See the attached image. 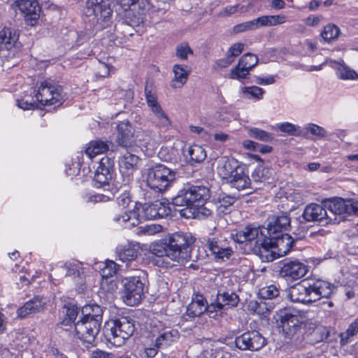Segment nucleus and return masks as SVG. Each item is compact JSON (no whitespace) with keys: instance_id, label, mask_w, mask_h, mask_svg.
I'll return each mask as SVG.
<instances>
[{"instance_id":"1","label":"nucleus","mask_w":358,"mask_h":358,"mask_svg":"<svg viewBox=\"0 0 358 358\" xmlns=\"http://www.w3.org/2000/svg\"><path fill=\"white\" fill-rule=\"evenodd\" d=\"M289 227L290 219L287 215H273L269 217L266 228L247 226L234 230L231 238L244 244L245 249L258 255L262 261L272 262L290 250L292 238L287 234H282Z\"/></svg>"},{"instance_id":"2","label":"nucleus","mask_w":358,"mask_h":358,"mask_svg":"<svg viewBox=\"0 0 358 358\" xmlns=\"http://www.w3.org/2000/svg\"><path fill=\"white\" fill-rule=\"evenodd\" d=\"M194 238L190 234L178 232L169 235L163 243H153L150 254L156 256L155 264L159 267L171 268L189 261V246Z\"/></svg>"},{"instance_id":"3","label":"nucleus","mask_w":358,"mask_h":358,"mask_svg":"<svg viewBox=\"0 0 358 358\" xmlns=\"http://www.w3.org/2000/svg\"><path fill=\"white\" fill-rule=\"evenodd\" d=\"M326 210L320 204L310 203L303 211V217L307 222H322L329 220L338 223L345 216L358 215V201L336 198L330 200L324 205Z\"/></svg>"},{"instance_id":"4","label":"nucleus","mask_w":358,"mask_h":358,"mask_svg":"<svg viewBox=\"0 0 358 358\" xmlns=\"http://www.w3.org/2000/svg\"><path fill=\"white\" fill-rule=\"evenodd\" d=\"M83 316L73 324L71 337L78 338L88 348L92 345L98 335L102 322L103 310L98 305L85 307Z\"/></svg>"},{"instance_id":"5","label":"nucleus","mask_w":358,"mask_h":358,"mask_svg":"<svg viewBox=\"0 0 358 358\" xmlns=\"http://www.w3.org/2000/svg\"><path fill=\"white\" fill-rule=\"evenodd\" d=\"M29 97L23 98L17 101L18 107L24 110L42 109L43 106H53L54 109L59 106L64 102L62 88L59 85L52 84L50 80L41 83L36 94L38 103L29 101Z\"/></svg>"},{"instance_id":"6","label":"nucleus","mask_w":358,"mask_h":358,"mask_svg":"<svg viewBox=\"0 0 358 358\" xmlns=\"http://www.w3.org/2000/svg\"><path fill=\"white\" fill-rule=\"evenodd\" d=\"M132 127L129 122H121L117 125L119 144L126 148V152L122 154L119 159L120 172L123 181L127 184L133 182L134 172V155L133 145L134 140L131 134Z\"/></svg>"},{"instance_id":"7","label":"nucleus","mask_w":358,"mask_h":358,"mask_svg":"<svg viewBox=\"0 0 358 358\" xmlns=\"http://www.w3.org/2000/svg\"><path fill=\"white\" fill-rule=\"evenodd\" d=\"M83 12L88 22L96 30L105 29L112 22L113 9L104 0H87Z\"/></svg>"},{"instance_id":"8","label":"nucleus","mask_w":358,"mask_h":358,"mask_svg":"<svg viewBox=\"0 0 358 358\" xmlns=\"http://www.w3.org/2000/svg\"><path fill=\"white\" fill-rule=\"evenodd\" d=\"M106 339L115 346H121L134 333V321L127 317L107 321L103 329Z\"/></svg>"},{"instance_id":"9","label":"nucleus","mask_w":358,"mask_h":358,"mask_svg":"<svg viewBox=\"0 0 358 358\" xmlns=\"http://www.w3.org/2000/svg\"><path fill=\"white\" fill-rule=\"evenodd\" d=\"M209 198L210 190L208 187L203 185L189 186L180 190L173 199V205L185 207L182 210H189L206 202Z\"/></svg>"},{"instance_id":"10","label":"nucleus","mask_w":358,"mask_h":358,"mask_svg":"<svg viewBox=\"0 0 358 358\" xmlns=\"http://www.w3.org/2000/svg\"><path fill=\"white\" fill-rule=\"evenodd\" d=\"M145 174L148 185L157 192L166 190L176 178L175 172L163 164L148 169Z\"/></svg>"},{"instance_id":"11","label":"nucleus","mask_w":358,"mask_h":358,"mask_svg":"<svg viewBox=\"0 0 358 358\" xmlns=\"http://www.w3.org/2000/svg\"><path fill=\"white\" fill-rule=\"evenodd\" d=\"M276 314L277 321L280 322L285 336L290 339L297 340L304 324L303 317L287 309L280 310Z\"/></svg>"},{"instance_id":"12","label":"nucleus","mask_w":358,"mask_h":358,"mask_svg":"<svg viewBox=\"0 0 358 358\" xmlns=\"http://www.w3.org/2000/svg\"><path fill=\"white\" fill-rule=\"evenodd\" d=\"M259 59L252 53L243 55L236 66L231 69L229 78L231 79L242 80L247 78L249 72L257 65Z\"/></svg>"},{"instance_id":"13","label":"nucleus","mask_w":358,"mask_h":358,"mask_svg":"<svg viewBox=\"0 0 358 358\" xmlns=\"http://www.w3.org/2000/svg\"><path fill=\"white\" fill-rule=\"evenodd\" d=\"M236 345L242 350H259L266 343L265 338L255 331H248L237 337L235 341Z\"/></svg>"},{"instance_id":"14","label":"nucleus","mask_w":358,"mask_h":358,"mask_svg":"<svg viewBox=\"0 0 358 358\" xmlns=\"http://www.w3.org/2000/svg\"><path fill=\"white\" fill-rule=\"evenodd\" d=\"M16 6L23 14L27 24L35 25L40 17L41 7L36 1L19 0Z\"/></svg>"},{"instance_id":"15","label":"nucleus","mask_w":358,"mask_h":358,"mask_svg":"<svg viewBox=\"0 0 358 358\" xmlns=\"http://www.w3.org/2000/svg\"><path fill=\"white\" fill-rule=\"evenodd\" d=\"M288 296L292 302L309 304L313 303L309 281L303 280L292 286Z\"/></svg>"},{"instance_id":"16","label":"nucleus","mask_w":358,"mask_h":358,"mask_svg":"<svg viewBox=\"0 0 358 358\" xmlns=\"http://www.w3.org/2000/svg\"><path fill=\"white\" fill-rule=\"evenodd\" d=\"M241 166V162L234 157H222L217 161V173L222 180L227 182Z\"/></svg>"},{"instance_id":"17","label":"nucleus","mask_w":358,"mask_h":358,"mask_svg":"<svg viewBox=\"0 0 358 358\" xmlns=\"http://www.w3.org/2000/svg\"><path fill=\"white\" fill-rule=\"evenodd\" d=\"M118 265L112 260H106L105 266L101 270V275L102 277L100 282L101 288L109 292H113L117 289V284L113 280H109L115 275L117 271Z\"/></svg>"},{"instance_id":"18","label":"nucleus","mask_w":358,"mask_h":358,"mask_svg":"<svg viewBox=\"0 0 358 358\" xmlns=\"http://www.w3.org/2000/svg\"><path fill=\"white\" fill-rule=\"evenodd\" d=\"M113 161L108 157H103L99 160V165L94 174V181L100 186L110 185V180H112V168Z\"/></svg>"},{"instance_id":"19","label":"nucleus","mask_w":358,"mask_h":358,"mask_svg":"<svg viewBox=\"0 0 358 358\" xmlns=\"http://www.w3.org/2000/svg\"><path fill=\"white\" fill-rule=\"evenodd\" d=\"M313 301L315 302L321 298H329L335 289L334 285L322 280L309 281Z\"/></svg>"},{"instance_id":"20","label":"nucleus","mask_w":358,"mask_h":358,"mask_svg":"<svg viewBox=\"0 0 358 358\" xmlns=\"http://www.w3.org/2000/svg\"><path fill=\"white\" fill-rule=\"evenodd\" d=\"M307 266L299 261H289L284 264L280 273L294 280L303 277L307 273Z\"/></svg>"},{"instance_id":"21","label":"nucleus","mask_w":358,"mask_h":358,"mask_svg":"<svg viewBox=\"0 0 358 358\" xmlns=\"http://www.w3.org/2000/svg\"><path fill=\"white\" fill-rule=\"evenodd\" d=\"M45 303V299L36 296L19 308L17 314L20 317H25L30 314L40 313L43 310Z\"/></svg>"},{"instance_id":"22","label":"nucleus","mask_w":358,"mask_h":358,"mask_svg":"<svg viewBox=\"0 0 358 358\" xmlns=\"http://www.w3.org/2000/svg\"><path fill=\"white\" fill-rule=\"evenodd\" d=\"M227 182L238 190L252 188L251 187V180L249 178L248 174L245 172V169L243 165L231 176V178H229L227 180Z\"/></svg>"},{"instance_id":"23","label":"nucleus","mask_w":358,"mask_h":358,"mask_svg":"<svg viewBox=\"0 0 358 358\" xmlns=\"http://www.w3.org/2000/svg\"><path fill=\"white\" fill-rule=\"evenodd\" d=\"M327 64H329L331 67L334 69L336 71V75L338 78L341 80H357L358 74L356 71L347 66L343 60L336 62L335 60H327Z\"/></svg>"},{"instance_id":"24","label":"nucleus","mask_w":358,"mask_h":358,"mask_svg":"<svg viewBox=\"0 0 358 358\" xmlns=\"http://www.w3.org/2000/svg\"><path fill=\"white\" fill-rule=\"evenodd\" d=\"M174 77L171 80V85L173 88L182 87L187 82L191 70L187 66L175 64L173 66Z\"/></svg>"},{"instance_id":"25","label":"nucleus","mask_w":358,"mask_h":358,"mask_svg":"<svg viewBox=\"0 0 358 358\" xmlns=\"http://www.w3.org/2000/svg\"><path fill=\"white\" fill-rule=\"evenodd\" d=\"M210 203H201L199 206L190 208L189 210H180V215L186 218L197 217L199 219L206 218L210 216L212 213V210L210 209L209 206Z\"/></svg>"},{"instance_id":"26","label":"nucleus","mask_w":358,"mask_h":358,"mask_svg":"<svg viewBox=\"0 0 358 358\" xmlns=\"http://www.w3.org/2000/svg\"><path fill=\"white\" fill-rule=\"evenodd\" d=\"M120 3L124 6L125 11L124 19L122 22V25L124 26L123 33L125 36L127 35L132 36L134 34L131 31L130 29L133 28V24L134 22L133 17L134 14L131 9V6L134 4V0H122Z\"/></svg>"},{"instance_id":"27","label":"nucleus","mask_w":358,"mask_h":358,"mask_svg":"<svg viewBox=\"0 0 358 358\" xmlns=\"http://www.w3.org/2000/svg\"><path fill=\"white\" fill-rule=\"evenodd\" d=\"M206 310V301L204 297L201 294H196L187 308V314L192 317H198L203 314Z\"/></svg>"},{"instance_id":"28","label":"nucleus","mask_w":358,"mask_h":358,"mask_svg":"<svg viewBox=\"0 0 358 358\" xmlns=\"http://www.w3.org/2000/svg\"><path fill=\"white\" fill-rule=\"evenodd\" d=\"M206 245L217 259H224L226 258L228 259L232 254V250L230 248L222 247L215 238H208Z\"/></svg>"},{"instance_id":"29","label":"nucleus","mask_w":358,"mask_h":358,"mask_svg":"<svg viewBox=\"0 0 358 358\" xmlns=\"http://www.w3.org/2000/svg\"><path fill=\"white\" fill-rule=\"evenodd\" d=\"M18 39L16 31L11 28H3L0 31V50L11 49Z\"/></svg>"},{"instance_id":"30","label":"nucleus","mask_w":358,"mask_h":358,"mask_svg":"<svg viewBox=\"0 0 358 358\" xmlns=\"http://www.w3.org/2000/svg\"><path fill=\"white\" fill-rule=\"evenodd\" d=\"M274 171L268 167L259 166L255 169L252 174L255 183H271L273 179Z\"/></svg>"},{"instance_id":"31","label":"nucleus","mask_w":358,"mask_h":358,"mask_svg":"<svg viewBox=\"0 0 358 358\" xmlns=\"http://www.w3.org/2000/svg\"><path fill=\"white\" fill-rule=\"evenodd\" d=\"M136 213L138 220H153L157 219L156 208L155 202L151 204L136 203Z\"/></svg>"},{"instance_id":"32","label":"nucleus","mask_w":358,"mask_h":358,"mask_svg":"<svg viewBox=\"0 0 358 358\" xmlns=\"http://www.w3.org/2000/svg\"><path fill=\"white\" fill-rule=\"evenodd\" d=\"M122 300L127 306H134V279L125 278L122 280Z\"/></svg>"},{"instance_id":"33","label":"nucleus","mask_w":358,"mask_h":358,"mask_svg":"<svg viewBox=\"0 0 358 358\" xmlns=\"http://www.w3.org/2000/svg\"><path fill=\"white\" fill-rule=\"evenodd\" d=\"M108 149L107 143L102 141H92L88 144L85 152L90 159H92L96 155L106 152Z\"/></svg>"},{"instance_id":"34","label":"nucleus","mask_w":358,"mask_h":358,"mask_svg":"<svg viewBox=\"0 0 358 358\" xmlns=\"http://www.w3.org/2000/svg\"><path fill=\"white\" fill-rule=\"evenodd\" d=\"M145 94L146 101L148 106L151 108L153 112H159L162 110L160 106L157 101V96L154 90L153 83L152 81H147L145 86Z\"/></svg>"},{"instance_id":"35","label":"nucleus","mask_w":358,"mask_h":358,"mask_svg":"<svg viewBox=\"0 0 358 358\" xmlns=\"http://www.w3.org/2000/svg\"><path fill=\"white\" fill-rule=\"evenodd\" d=\"M145 273L143 271H138L136 272V295L138 296V298L136 297V301L141 300L144 296L145 293L148 291V280L146 279Z\"/></svg>"},{"instance_id":"36","label":"nucleus","mask_w":358,"mask_h":358,"mask_svg":"<svg viewBox=\"0 0 358 358\" xmlns=\"http://www.w3.org/2000/svg\"><path fill=\"white\" fill-rule=\"evenodd\" d=\"M340 34L341 30L339 27L334 24L329 23L324 27L320 36L325 42L330 43L336 41Z\"/></svg>"},{"instance_id":"37","label":"nucleus","mask_w":358,"mask_h":358,"mask_svg":"<svg viewBox=\"0 0 358 358\" xmlns=\"http://www.w3.org/2000/svg\"><path fill=\"white\" fill-rule=\"evenodd\" d=\"M117 255L123 262L132 261L134 256V245L132 243H128L124 245H119L117 248Z\"/></svg>"},{"instance_id":"38","label":"nucleus","mask_w":358,"mask_h":358,"mask_svg":"<svg viewBox=\"0 0 358 358\" xmlns=\"http://www.w3.org/2000/svg\"><path fill=\"white\" fill-rule=\"evenodd\" d=\"M287 17L283 15H264L259 17V22L261 27H272L285 23Z\"/></svg>"},{"instance_id":"39","label":"nucleus","mask_w":358,"mask_h":358,"mask_svg":"<svg viewBox=\"0 0 358 358\" xmlns=\"http://www.w3.org/2000/svg\"><path fill=\"white\" fill-rule=\"evenodd\" d=\"M248 133L250 137L260 141L271 143L274 140V136L272 134L257 127L248 128Z\"/></svg>"},{"instance_id":"40","label":"nucleus","mask_w":358,"mask_h":358,"mask_svg":"<svg viewBox=\"0 0 358 358\" xmlns=\"http://www.w3.org/2000/svg\"><path fill=\"white\" fill-rule=\"evenodd\" d=\"M134 208L125 212L122 215L114 217L113 220L118 222L124 228L131 229L134 227Z\"/></svg>"},{"instance_id":"41","label":"nucleus","mask_w":358,"mask_h":358,"mask_svg":"<svg viewBox=\"0 0 358 358\" xmlns=\"http://www.w3.org/2000/svg\"><path fill=\"white\" fill-rule=\"evenodd\" d=\"M187 152L190 159L196 163L203 162L206 157V152L204 148L199 145L189 146Z\"/></svg>"},{"instance_id":"42","label":"nucleus","mask_w":358,"mask_h":358,"mask_svg":"<svg viewBox=\"0 0 358 358\" xmlns=\"http://www.w3.org/2000/svg\"><path fill=\"white\" fill-rule=\"evenodd\" d=\"M217 300L223 304V308L225 307H234L238 303V296L234 292L219 293Z\"/></svg>"},{"instance_id":"43","label":"nucleus","mask_w":358,"mask_h":358,"mask_svg":"<svg viewBox=\"0 0 358 358\" xmlns=\"http://www.w3.org/2000/svg\"><path fill=\"white\" fill-rule=\"evenodd\" d=\"M273 128L277 129L280 131L286 133L290 136L302 135L301 127L298 125L289 122L278 123L273 127Z\"/></svg>"},{"instance_id":"44","label":"nucleus","mask_w":358,"mask_h":358,"mask_svg":"<svg viewBox=\"0 0 358 358\" xmlns=\"http://www.w3.org/2000/svg\"><path fill=\"white\" fill-rule=\"evenodd\" d=\"M162 227L160 224H149L138 227L136 234L138 235L152 236L160 232Z\"/></svg>"},{"instance_id":"45","label":"nucleus","mask_w":358,"mask_h":358,"mask_svg":"<svg viewBox=\"0 0 358 358\" xmlns=\"http://www.w3.org/2000/svg\"><path fill=\"white\" fill-rule=\"evenodd\" d=\"M155 207L156 208L157 218H163L171 213L169 203L165 199L155 201Z\"/></svg>"},{"instance_id":"46","label":"nucleus","mask_w":358,"mask_h":358,"mask_svg":"<svg viewBox=\"0 0 358 358\" xmlns=\"http://www.w3.org/2000/svg\"><path fill=\"white\" fill-rule=\"evenodd\" d=\"M258 294L260 298L265 299H272L279 296L280 290L276 285H270L261 288L259 290Z\"/></svg>"},{"instance_id":"47","label":"nucleus","mask_w":358,"mask_h":358,"mask_svg":"<svg viewBox=\"0 0 358 358\" xmlns=\"http://www.w3.org/2000/svg\"><path fill=\"white\" fill-rule=\"evenodd\" d=\"M241 92L243 96L245 98H255L260 99L262 98L264 91L259 87L252 86L243 87L241 89Z\"/></svg>"},{"instance_id":"48","label":"nucleus","mask_w":358,"mask_h":358,"mask_svg":"<svg viewBox=\"0 0 358 358\" xmlns=\"http://www.w3.org/2000/svg\"><path fill=\"white\" fill-rule=\"evenodd\" d=\"M260 27L259 17L251 21L245 22L236 25L234 27V32L236 34L243 32L248 30H254Z\"/></svg>"},{"instance_id":"49","label":"nucleus","mask_w":358,"mask_h":358,"mask_svg":"<svg viewBox=\"0 0 358 358\" xmlns=\"http://www.w3.org/2000/svg\"><path fill=\"white\" fill-rule=\"evenodd\" d=\"M116 192L117 188L113 187L111 192L108 195H105L103 194H89L86 196V200L87 202L92 203L106 202L111 199L114 196V194Z\"/></svg>"},{"instance_id":"50","label":"nucleus","mask_w":358,"mask_h":358,"mask_svg":"<svg viewBox=\"0 0 358 358\" xmlns=\"http://www.w3.org/2000/svg\"><path fill=\"white\" fill-rule=\"evenodd\" d=\"M193 54V50L186 43H180L176 48V56L182 60H187L188 55Z\"/></svg>"},{"instance_id":"51","label":"nucleus","mask_w":358,"mask_h":358,"mask_svg":"<svg viewBox=\"0 0 358 358\" xmlns=\"http://www.w3.org/2000/svg\"><path fill=\"white\" fill-rule=\"evenodd\" d=\"M235 200L234 197L229 195H222L218 199L217 208L224 213L225 210L234 204Z\"/></svg>"},{"instance_id":"52","label":"nucleus","mask_w":358,"mask_h":358,"mask_svg":"<svg viewBox=\"0 0 358 358\" xmlns=\"http://www.w3.org/2000/svg\"><path fill=\"white\" fill-rule=\"evenodd\" d=\"M172 334L170 331H166L159 336L156 339L155 343L157 348L166 346L172 341Z\"/></svg>"},{"instance_id":"53","label":"nucleus","mask_w":358,"mask_h":358,"mask_svg":"<svg viewBox=\"0 0 358 358\" xmlns=\"http://www.w3.org/2000/svg\"><path fill=\"white\" fill-rule=\"evenodd\" d=\"M64 317L71 319L73 321L76 320L78 315V308L75 305H65L64 306Z\"/></svg>"},{"instance_id":"54","label":"nucleus","mask_w":358,"mask_h":358,"mask_svg":"<svg viewBox=\"0 0 358 358\" xmlns=\"http://www.w3.org/2000/svg\"><path fill=\"white\" fill-rule=\"evenodd\" d=\"M132 201V196L130 190L124 189L123 192L117 198V203L120 206L124 208L129 206V203Z\"/></svg>"},{"instance_id":"55","label":"nucleus","mask_w":358,"mask_h":358,"mask_svg":"<svg viewBox=\"0 0 358 358\" xmlns=\"http://www.w3.org/2000/svg\"><path fill=\"white\" fill-rule=\"evenodd\" d=\"M306 130L310 131V134L318 137L323 138L327 134V132L324 128L315 124H308L306 126Z\"/></svg>"},{"instance_id":"56","label":"nucleus","mask_w":358,"mask_h":358,"mask_svg":"<svg viewBox=\"0 0 358 358\" xmlns=\"http://www.w3.org/2000/svg\"><path fill=\"white\" fill-rule=\"evenodd\" d=\"M245 44L243 43H236L232 45L228 50L227 55L234 59L243 51Z\"/></svg>"},{"instance_id":"57","label":"nucleus","mask_w":358,"mask_h":358,"mask_svg":"<svg viewBox=\"0 0 358 358\" xmlns=\"http://www.w3.org/2000/svg\"><path fill=\"white\" fill-rule=\"evenodd\" d=\"M222 309H223V304L220 303L218 300H217L215 303H211L209 306H206V311L208 313L210 317L215 318L217 315V313L220 311Z\"/></svg>"},{"instance_id":"58","label":"nucleus","mask_w":358,"mask_h":358,"mask_svg":"<svg viewBox=\"0 0 358 358\" xmlns=\"http://www.w3.org/2000/svg\"><path fill=\"white\" fill-rule=\"evenodd\" d=\"M150 255V249L145 245H141L139 243H136V259L141 258L144 260L145 257Z\"/></svg>"},{"instance_id":"59","label":"nucleus","mask_w":358,"mask_h":358,"mask_svg":"<svg viewBox=\"0 0 358 358\" xmlns=\"http://www.w3.org/2000/svg\"><path fill=\"white\" fill-rule=\"evenodd\" d=\"M75 323V321L63 316L62 320L59 324V326L64 331L69 332V336H71V331H73V324Z\"/></svg>"},{"instance_id":"60","label":"nucleus","mask_w":358,"mask_h":358,"mask_svg":"<svg viewBox=\"0 0 358 358\" xmlns=\"http://www.w3.org/2000/svg\"><path fill=\"white\" fill-rule=\"evenodd\" d=\"M65 268H66V275L78 277L80 276V271L78 268L77 266L71 264H65Z\"/></svg>"},{"instance_id":"61","label":"nucleus","mask_w":358,"mask_h":358,"mask_svg":"<svg viewBox=\"0 0 358 358\" xmlns=\"http://www.w3.org/2000/svg\"><path fill=\"white\" fill-rule=\"evenodd\" d=\"M238 7H239V5L227 6V7L224 8V9H222L219 13L218 15L220 17H229L231 15L235 13L237 11Z\"/></svg>"},{"instance_id":"62","label":"nucleus","mask_w":358,"mask_h":358,"mask_svg":"<svg viewBox=\"0 0 358 358\" xmlns=\"http://www.w3.org/2000/svg\"><path fill=\"white\" fill-rule=\"evenodd\" d=\"M138 3L140 14H143L150 9V3L148 0H136V4Z\"/></svg>"},{"instance_id":"63","label":"nucleus","mask_w":358,"mask_h":358,"mask_svg":"<svg viewBox=\"0 0 358 358\" xmlns=\"http://www.w3.org/2000/svg\"><path fill=\"white\" fill-rule=\"evenodd\" d=\"M358 333V317L352 322L347 329V334L349 336H353Z\"/></svg>"},{"instance_id":"64","label":"nucleus","mask_w":358,"mask_h":358,"mask_svg":"<svg viewBox=\"0 0 358 358\" xmlns=\"http://www.w3.org/2000/svg\"><path fill=\"white\" fill-rule=\"evenodd\" d=\"M233 62L234 59H232L227 54V57L225 58L217 60L216 62V64L218 66L221 68H226L229 66L231 64H232Z\"/></svg>"}]
</instances>
